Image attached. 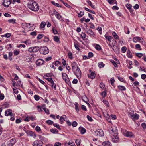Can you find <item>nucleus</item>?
Masks as SVG:
<instances>
[{
    "label": "nucleus",
    "instance_id": "f257e3e1",
    "mask_svg": "<svg viewBox=\"0 0 146 146\" xmlns=\"http://www.w3.org/2000/svg\"><path fill=\"white\" fill-rule=\"evenodd\" d=\"M27 7L30 10L34 11H37L39 9L38 4L35 1L30 0L27 4Z\"/></svg>",
    "mask_w": 146,
    "mask_h": 146
},
{
    "label": "nucleus",
    "instance_id": "f03ea898",
    "mask_svg": "<svg viewBox=\"0 0 146 146\" xmlns=\"http://www.w3.org/2000/svg\"><path fill=\"white\" fill-rule=\"evenodd\" d=\"M117 127H114L112 129L109 130L110 133L111 134L112 136V141L114 142H116L118 141L119 137H118L117 130Z\"/></svg>",
    "mask_w": 146,
    "mask_h": 146
},
{
    "label": "nucleus",
    "instance_id": "7ed1b4c3",
    "mask_svg": "<svg viewBox=\"0 0 146 146\" xmlns=\"http://www.w3.org/2000/svg\"><path fill=\"white\" fill-rule=\"evenodd\" d=\"M40 52L42 54H46L49 52L48 48L46 46H44L40 48Z\"/></svg>",
    "mask_w": 146,
    "mask_h": 146
},
{
    "label": "nucleus",
    "instance_id": "20e7f679",
    "mask_svg": "<svg viewBox=\"0 0 146 146\" xmlns=\"http://www.w3.org/2000/svg\"><path fill=\"white\" fill-rule=\"evenodd\" d=\"M40 50V48L39 47L35 46L29 48L28 49V51L29 52L32 53L36 52L38 51L39 50Z\"/></svg>",
    "mask_w": 146,
    "mask_h": 146
},
{
    "label": "nucleus",
    "instance_id": "39448f33",
    "mask_svg": "<svg viewBox=\"0 0 146 146\" xmlns=\"http://www.w3.org/2000/svg\"><path fill=\"white\" fill-rule=\"evenodd\" d=\"M73 72L78 79L80 78L81 76V72L79 67H77L76 70Z\"/></svg>",
    "mask_w": 146,
    "mask_h": 146
},
{
    "label": "nucleus",
    "instance_id": "423d86ee",
    "mask_svg": "<svg viewBox=\"0 0 146 146\" xmlns=\"http://www.w3.org/2000/svg\"><path fill=\"white\" fill-rule=\"evenodd\" d=\"M123 133L124 135L127 137H132L133 136V134L132 132H129L127 130L125 131Z\"/></svg>",
    "mask_w": 146,
    "mask_h": 146
},
{
    "label": "nucleus",
    "instance_id": "0eeeda50",
    "mask_svg": "<svg viewBox=\"0 0 146 146\" xmlns=\"http://www.w3.org/2000/svg\"><path fill=\"white\" fill-rule=\"evenodd\" d=\"M95 134L98 136L102 137L104 135V133L103 130L101 129H98L95 131Z\"/></svg>",
    "mask_w": 146,
    "mask_h": 146
},
{
    "label": "nucleus",
    "instance_id": "6e6552de",
    "mask_svg": "<svg viewBox=\"0 0 146 146\" xmlns=\"http://www.w3.org/2000/svg\"><path fill=\"white\" fill-rule=\"evenodd\" d=\"M11 0H3V4L5 7H7L9 5L12 3L11 2Z\"/></svg>",
    "mask_w": 146,
    "mask_h": 146
},
{
    "label": "nucleus",
    "instance_id": "1a4fd4ad",
    "mask_svg": "<svg viewBox=\"0 0 146 146\" xmlns=\"http://www.w3.org/2000/svg\"><path fill=\"white\" fill-rule=\"evenodd\" d=\"M42 142L41 141L36 140L34 141L33 145V146H42Z\"/></svg>",
    "mask_w": 146,
    "mask_h": 146
},
{
    "label": "nucleus",
    "instance_id": "9d476101",
    "mask_svg": "<svg viewBox=\"0 0 146 146\" xmlns=\"http://www.w3.org/2000/svg\"><path fill=\"white\" fill-rule=\"evenodd\" d=\"M62 74L63 79L66 83H68L69 80L68 76L65 73H62Z\"/></svg>",
    "mask_w": 146,
    "mask_h": 146
},
{
    "label": "nucleus",
    "instance_id": "9b49d317",
    "mask_svg": "<svg viewBox=\"0 0 146 146\" xmlns=\"http://www.w3.org/2000/svg\"><path fill=\"white\" fill-rule=\"evenodd\" d=\"M86 33L90 36H94V33L92 30L90 29H86Z\"/></svg>",
    "mask_w": 146,
    "mask_h": 146
},
{
    "label": "nucleus",
    "instance_id": "f8f14e48",
    "mask_svg": "<svg viewBox=\"0 0 146 146\" xmlns=\"http://www.w3.org/2000/svg\"><path fill=\"white\" fill-rule=\"evenodd\" d=\"M5 115L6 116H10L12 117L13 116V114L12 113V110L9 109L7 110L5 112Z\"/></svg>",
    "mask_w": 146,
    "mask_h": 146
},
{
    "label": "nucleus",
    "instance_id": "ddd939ff",
    "mask_svg": "<svg viewBox=\"0 0 146 146\" xmlns=\"http://www.w3.org/2000/svg\"><path fill=\"white\" fill-rule=\"evenodd\" d=\"M44 77L51 84L54 83V82L52 79L51 78L48 77L47 75H44Z\"/></svg>",
    "mask_w": 146,
    "mask_h": 146
},
{
    "label": "nucleus",
    "instance_id": "4468645a",
    "mask_svg": "<svg viewBox=\"0 0 146 146\" xmlns=\"http://www.w3.org/2000/svg\"><path fill=\"white\" fill-rule=\"evenodd\" d=\"M44 60L41 59H38L36 62V64L37 66H40L42 65L44 62Z\"/></svg>",
    "mask_w": 146,
    "mask_h": 146
},
{
    "label": "nucleus",
    "instance_id": "2eb2a0df",
    "mask_svg": "<svg viewBox=\"0 0 146 146\" xmlns=\"http://www.w3.org/2000/svg\"><path fill=\"white\" fill-rule=\"evenodd\" d=\"M16 142V139H12L10 140L8 144L9 146H12Z\"/></svg>",
    "mask_w": 146,
    "mask_h": 146
},
{
    "label": "nucleus",
    "instance_id": "dca6fc26",
    "mask_svg": "<svg viewBox=\"0 0 146 146\" xmlns=\"http://www.w3.org/2000/svg\"><path fill=\"white\" fill-rule=\"evenodd\" d=\"M130 115V117H131L132 119H134L136 120L138 119L139 117V115L136 113Z\"/></svg>",
    "mask_w": 146,
    "mask_h": 146
},
{
    "label": "nucleus",
    "instance_id": "f3484780",
    "mask_svg": "<svg viewBox=\"0 0 146 146\" xmlns=\"http://www.w3.org/2000/svg\"><path fill=\"white\" fill-rule=\"evenodd\" d=\"M102 145L103 146H110V143L108 141H106L103 142L102 143Z\"/></svg>",
    "mask_w": 146,
    "mask_h": 146
},
{
    "label": "nucleus",
    "instance_id": "a211bd4d",
    "mask_svg": "<svg viewBox=\"0 0 146 146\" xmlns=\"http://www.w3.org/2000/svg\"><path fill=\"white\" fill-rule=\"evenodd\" d=\"M79 130L82 134H84L86 131L85 128L82 127H80L79 128Z\"/></svg>",
    "mask_w": 146,
    "mask_h": 146
},
{
    "label": "nucleus",
    "instance_id": "6ab92c4d",
    "mask_svg": "<svg viewBox=\"0 0 146 146\" xmlns=\"http://www.w3.org/2000/svg\"><path fill=\"white\" fill-rule=\"evenodd\" d=\"M96 74L94 72H92L90 74H88V77L92 79H93L94 78Z\"/></svg>",
    "mask_w": 146,
    "mask_h": 146
},
{
    "label": "nucleus",
    "instance_id": "aec40b11",
    "mask_svg": "<svg viewBox=\"0 0 146 146\" xmlns=\"http://www.w3.org/2000/svg\"><path fill=\"white\" fill-rule=\"evenodd\" d=\"M66 117V116L65 115H64L60 117V120L61 121V123L62 124V123H63L64 121H66L65 120Z\"/></svg>",
    "mask_w": 146,
    "mask_h": 146
},
{
    "label": "nucleus",
    "instance_id": "412c9836",
    "mask_svg": "<svg viewBox=\"0 0 146 146\" xmlns=\"http://www.w3.org/2000/svg\"><path fill=\"white\" fill-rule=\"evenodd\" d=\"M54 41L58 43H60L59 38L57 36H55L54 37Z\"/></svg>",
    "mask_w": 146,
    "mask_h": 146
},
{
    "label": "nucleus",
    "instance_id": "4be33fe9",
    "mask_svg": "<svg viewBox=\"0 0 146 146\" xmlns=\"http://www.w3.org/2000/svg\"><path fill=\"white\" fill-rule=\"evenodd\" d=\"M104 36L106 39L110 42H111V40L113 39V38L111 36H108L106 35H105Z\"/></svg>",
    "mask_w": 146,
    "mask_h": 146
},
{
    "label": "nucleus",
    "instance_id": "5701e85b",
    "mask_svg": "<svg viewBox=\"0 0 146 146\" xmlns=\"http://www.w3.org/2000/svg\"><path fill=\"white\" fill-rule=\"evenodd\" d=\"M108 2L110 4H117V2L115 0H108Z\"/></svg>",
    "mask_w": 146,
    "mask_h": 146
},
{
    "label": "nucleus",
    "instance_id": "b1692460",
    "mask_svg": "<svg viewBox=\"0 0 146 146\" xmlns=\"http://www.w3.org/2000/svg\"><path fill=\"white\" fill-rule=\"evenodd\" d=\"M28 134L31 136L33 137L34 138H35L36 137L35 134L32 131H29Z\"/></svg>",
    "mask_w": 146,
    "mask_h": 146
},
{
    "label": "nucleus",
    "instance_id": "393cba45",
    "mask_svg": "<svg viewBox=\"0 0 146 146\" xmlns=\"http://www.w3.org/2000/svg\"><path fill=\"white\" fill-rule=\"evenodd\" d=\"M105 64L103 63L102 62H100L98 64V66L100 68H102L104 67Z\"/></svg>",
    "mask_w": 146,
    "mask_h": 146
},
{
    "label": "nucleus",
    "instance_id": "a878e982",
    "mask_svg": "<svg viewBox=\"0 0 146 146\" xmlns=\"http://www.w3.org/2000/svg\"><path fill=\"white\" fill-rule=\"evenodd\" d=\"M118 87L119 89L121 91L125 90H126L124 86H118Z\"/></svg>",
    "mask_w": 146,
    "mask_h": 146
},
{
    "label": "nucleus",
    "instance_id": "bb28decb",
    "mask_svg": "<svg viewBox=\"0 0 146 146\" xmlns=\"http://www.w3.org/2000/svg\"><path fill=\"white\" fill-rule=\"evenodd\" d=\"M124 28L125 32L127 34H129V30L127 27L125 26L124 27Z\"/></svg>",
    "mask_w": 146,
    "mask_h": 146
},
{
    "label": "nucleus",
    "instance_id": "cd10ccee",
    "mask_svg": "<svg viewBox=\"0 0 146 146\" xmlns=\"http://www.w3.org/2000/svg\"><path fill=\"white\" fill-rule=\"evenodd\" d=\"M16 20L14 19H11L9 20L8 21L10 23H12L13 24H15L16 23V22L15 21Z\"/></svg>",
    "mask_w": 146,
    "mask_h": 146
},
{
    "label": "nucleus",
    "instance_id": "c85d7f7f",
    "mask_svg": "<svg viewBox=\"0 0 146 146\" xmlns=\"http://www.w3.org/2000/svg\"><path fill=\"white\" fill-rule=\"evenodd\" d=\"M96 49L98 51H100L101 50V48L100 46L98 44H96L95 46Z\"/></svg>",
    "mask_w": 146,
    "mask_h": 146
},
{
    "label": "nucleus",
    "instance_id": "c756f323",
    "mask_svg": "<svg viewBox=\"0 0 146 146\" xmlns=\"http://www.w3.org/2000/svg\"><path fill=\"white\" fill-rule=\"evenodd\" d=\"M131 5L129 4H127L126 5V7L129 10V11L131 12L132 11L131 10Z\"/></svg>",
    "mask_w": 146,
    "mask_h": 146
},
{
    "label": "nucleus",
    "instance_id": "7c9ffc66",
    "mask_svg": "<svg viewBox=\"0 0 146 146\" xmlns=\"http://www.w3.org/2000/svg\"><path fill=\"white\" fill-rule=\"evenodd\" d=\"M74 105L75 106V109L76 110L77 112H78L79 111V109L78 108V103L77 102H75L74 104Z\"/></svg>",
    "mask_w": 146,
    "mask_h": 146
},
{
    "label": "nucleus",
    "instance_id": "2f4dec72",
    "mask_svg": "<svg viewBox=\"0 0 146 146\" xmlns=\"http://www.w3.org/2000/svg\"><path fill=\"white\" fill-rule=\"evenodd\" d=\"M46 22H42L40 25V28H43L45 27L46 25Z\"/></svg>",
    "mask_w": 146,
    "mask_h": 146
},
{
    "label": "nucleus",
    "instance_id": "473e14b6",
    "mask_svg": "<svg viewBox=\"0 0 146 146\" xmlns=\"http://www.w3.org/2000/svg\"><path fill=\"white\" fill-rule=\"evenodd\" d=\"M112 35L116 39H118L119 38L118 35L116 34V33L115 32H113L112 33Z\"/></svg>",
    "mask_w": 146,
    "mask_h": 146
},
{
    "label": "nucleus",
    "instance_id": "72a5a7b5",
    "mask_svg": "<svg viewBox=\"0 0 146 146\" xmlns=\"http://www.w3.org/2000/svg\"><path fill=\"white\" fill-rule=\"evenodd\" d=\"M52 3L53 5L56 6L58 7H61V6L60 5L57 3H55L54 1H52L51 2Z\"/></svg>",
    "mask_w": 146,
    "mask_h": 146
},
{
    "label": "nucleus",
    "instance_id": "f704fd0d",
    "mask_svg": "<svg viewBox=\"0 0 146 146\" xmlns=\"http://www.w3.org/2000/svg\"><path fill=\"white\" fill-rule=\"evenodd\" d=\"M68 56L69 58L71 59H73L72 54L70 51H69L68 53Z\"/></svg>",
    "mask_w": 146,
    "mask_h": 146
},
{
    "label": "nucleus",
    "instance_id": "c9c22d12",
    "mask_svg": "<svg viewBox=\"0 0 146 146\" xmlns=\"http://www.w3.org/2000/svg\"><path fill=\"white\" fill-rule=\"evenodd\" d=\"M127 56L129 58H131L132 56V54L131 53V52L130 50H128L127 51Z\"/></svg>",
    "mask_w": 146,
    "mask_h": 146
},
{
    "label": "nucleus",
    "instance_id": "e433bc0d",
    "mask_svg": "<svg viewBox=\"0 0 146 146\" xmlns=\"http://www.w3.org/2000/svg\"><path fill=\"white\" fill-rule=\"evenodd\" d=\"M84 15V11L82 12L81 11L78 14V16L80 17H82Z\"/></svg>",
    "mask_w": 146,
    "mask_h": 146
},
{
    "label": "nucleus",
    "instance_id": "4c0bfd02",
    "mask_svg": "<svg viewBox=\"0 0 146 146\" xmlns=\"http://www.w3.org/2000/svg\"><path fill=\"white\" fill-rule=\"evenodd\" d=\"M11 35V34L10 33H7L5 35H3V37H5L7 38L9 37Z\"/></svg>",
    "mask_w": 146,
    "mask_h": 146
},
{
    "label": "nucleus",
    "instance_id": "58836bf2",
    "mask_svg": "<svg viewBox=\"0 0 146 146\" xmlns=\"http://www.w3.org/2000/svg\"><path fill=\"white\" fill-rule=\"evenodd\" d=\"M51 132L53 133H57L58 132V131L56 129H51Z\"/></svg>",
    "mask_w": 146,
    "mask_h": 146
},
{
    "label": "nucleus",
    "instance_id": "ea45409f",
    "mask_svg": "<svg viewBox=\"0 0 146 146\" xmlns=\"http://www.w3.org/2000/svg\"><path fill=\"white\" fill-rule=\"evenodd\" d=\"M74 46L76 49L78 50L79 51L80 50V49L79 48V46L77 43H74Z\"/></svg>",
    "mask_w": 146,
    "mask_h": 146
},
{
    "label": "nucleus",
    "instance_id": "a19ab883",
    "mask_svg": "<svg viewBox=\"0 0 146 146\" xmlns=\"http://www.w3.org/2000/svg\"><path fill=\"white\" fill-rule=\"evenodd\" d=\"M44 36V35L42 34H39L38 35L37 38L38 39H41Z\"/></svg>",
    "mask_w": 146,
    "mask_h": 146
},
{
    "label": "nucleus",
    "instance_id": "79ce46f5",
    "mask_svg": "<svg viewBox=\"0 0 146 146\" xmlns=\"http://www.w3.org/2000/svg\"><path fill=\"white\" fill-rule=\"evenodd\" d=\"M127 50V48L125 46H124L121 48V50L122 52L124 53H125Z\"/></svg>",
    "mask_w": 146,
    "mask_h": 146
},
{
    "label": "nucleus",
    "instance_id": "37998d69",
    "mask_svg": "<svg viewBox=\"0 0 146 146\" xmlns=\"http://www.w3.org/2000/svg\"><path fill=\"white\" fill-rule=\"evenodd\" d=\"M80 35L81 38H85L86 36V34L83 32L82 33V34H81Z\"/></svg>",
    "mask_w": 146,
    "mask_h": 146
},
{
    "label": "nucleus",
    "instance_id": "c03bdc74",
    "mask_svg": "<svg viewBox=\"0 0 146 146\" xmlns=\"http://www.w3.org/2000/svg\"><path fill=\"white\" fill-rule=\"evenodd\" d=\"M138 37H135L133 38V40L134 42L137 43L138 41Z\"/></svg>",
    "mask_w": 146,
    "mask_h": 146
},
{
    "label": "nucleus",
    "instance_id": "a18cd8bd",
    "mask_svg": "<svg viewBox=\"0 0 146 146\" xmlns=\"http://www.w3.org/2000/svg\"><path fill=\"white\" fill-rule=\"evenodd\" d=\"M135 47L136 49H138V50H141L140 48V45L139 44H136L135 45Z\"/></svg>",
    "mask_w": 146,
    "mask_h": 146
},
{
    "label": "nucleus",
    "instance_id": "49530a36",
    "mask_svg": "<svg viewBox=\"0 0 146 146\" xmlns=\"http://www.w3.org/2000/svg\"><path fill=\"white\" fill-rule=\"evenodd\" d=\"M56 13L55 14L56 16L58 19H60L61 18V15L58 13L56 12Z\"/></svg>",
    "mask_w": 146,
    "mask_h": 146
},
{
    "label": "nucleus",
    "instance_id": "de8ad7c7",
    "mask_svg": "<svg viewBox=\"0 0 146 146\" xmlns=\"http://www.w3.org/2000/svg\"><path fill=\"white\" fill-rule=\"evenodd\" d=\"M141 126L144 129H146V123H142Z\"/></svg>",
    "mask_w": 146,
    "mask_h": 146
},
{
    "label": "nucleus",
    "instance_id": "09e8293b",
    "mask_svg": "<svg viewBox=\"0 0 146 146\" xmlns=\"http://www.w3.org/2000/svg\"><path fill=\"white\" fill-rule=\"evenodd\" d=\"M136 55L139 58H141L143 55V54L141 53H137Z\"/></svg>",
    "mask_w": 146,
    "mask_h": 146
},
{
    "label": "nucleus",
    "instance_id": "8fccbe9b",
    "mask_svg": "<svg viewBox=\"0 0 146 146\" xmlns=\"http://www.w3.org/2000/svg\"><path fill=\"white\" fill-rule=\"evenodd\" d=\"M103 103L108 107H109V104L108 102L106 100H103Z\"/></svg>",
    "mask_w": 146,
    "mask_h": 146
},
{
    "label": "nucleus",
    "instance_id": "3c124183",
    "mask_svg": "<svg viewBox=\"0 0 146 146\" xmlns=\"http://www.w3.org/2000/svg\"><path fill=\"white\" fill-rule=\"evenodd\" d=\"M64 145L66 146L67 145H70L71 146H73V143L70 142V141L68 143H66Z\"/></svg>",
    "mask_w": 146,
    "mask_h": 146
},
{
    "label": "nucleus",
    "instance_id": "603ef678",
    "mask_svg": "<svg viewBox=\"0 0 146 146\" xmlns=\"http://www.w3.org/2000/svg\"><path fill=\"white\" fill-rule=\"evenodd\" d=\"M53 125L56 127L58 129H60V126L57 123H54L53 124Z\"/></svg>",
    "mask_w": 146,
    "mask_h": 146
},
{
    "label": "nucleus",
    "instance_id": "864d4df0",
    "mask_svg": "<svg viewBox=\"0 0 146 146\" xmlns=\"http://www.w3.org/2000/svg\"><path fill=\"white\" fill-rule=\"evenodd\" d=\"M115 80L113 78H111L110 80V82H111V85H113Z\"/></svg>",
    "mask_w": 146,
    "mask_h": 146
},
{
    "label": "nucleus",
    "instance_id": "5fc2aeb1",
    "mask_svg": "<svg viewBox=\"0 0 146 146\" xmlns=\"http://www.w3.org/2000/svg\"><path fill=\"white\" fill-rule=\"evenodd\" d=\"M34 98L37 101L38 100L40 99L39 97L37 95H34Z\"/></svg>",
    "mask_w": 146,
    "mask_h": 146
},
{
    "label": "nucleus",
    "instance_id": "6e6d98bb",
    "mask_svg": "<svg viewBox=\"0 0 146 146\" xmlns=\"http://www.w3.org/2000/svg\"><path fill=\"white\" fill-rule=\"evenodd\" d=\"M72 125L73 127H76L77 125V123L76 121H74L72 122Z\"/></svg>",
    "mask_w": 146,
    "mask_h": 146
},
{
    "label": "nucleus",
    "instance_id": "4d7b16f0",
    "mask_svg": "<svg viewBox=\"0 0 146 146\" xmlns=\"http://www.w3.org/2000/svg\"><path fill=\"white\" fill-rule=\"evenodd\" d=\"M46 123L49 125H52L53 124V122L50 120H48L46 121Z\"/></svg>",
    "mask_w": 146,
    "mask_h": 146
},
{
    "label": "nucleus",
    "instance_id": "13d9d810",
    "mask_svg": "<svg viewBox=\"0 0 146 146\" xmlns=\"http://www.w3.org/2000/svg\"><path fill=\"white\" fill-rule=\"evenodd\" d=\"M20 51L18 50H14V54L15 55H17L19 53Z\"/></svg>",
    "mask_w": 146,
    "mask_h": 146
},
{
    "label": "nucleus",
    "instance_id": "bf43d9fd",
    "mask_svg": "<svg viewBox=\"0 0 146 146\" xmlns=\"http://www.w3.org/2000/svg\"><path fill=\"white\" fill-rule=\"evenodd\" d=\"M31 24L30 23H23L22 24V25L23 27L26 26V27H29L30 26Z\"/></svg>",
    "mask_w": 146,
    "mask_h": 146
},
{
    "label": "nucleus",
    "instance_id": "052dcab7",
    "mask_svg": "<svg viewBox=\"0 0 146 146\" xmlns=\"http://www.w3.org/2000/svg\"><path fill=\"white\" fill-rule=\"evenodd\" d=\"M13 91L14 93H15V94H17L18 93V91L17 90V88L16 87H15L13 88Z\"/></svg>",
    "mask_w": 146,
    "mask_h": 146
},
{
    "label": "nucleus",
    "instance_id": "680f3d73",
    "mask_svg": "<svg viewBox=\"0 0 146 146\" xmlns=\"http://www.w3.org/2000/svg\"><path fill=\"white\" fill-rule=\"evenodd\" d=\"M100 87L102 88H103L105 87V85L103 83L101 82L100 84Z\"/></svg>",
    "mask_w": 146,
    "mask_h": 146
},
{
    "label": "nucleus",
    "instance_id": "e2e57ef3",
    "mask_svg": "<svg viewBox=\"0 0 146 146\" xmlns=\"http://www.w3.org/2000/svg\"><path fill=\"white\" fill-rule=\"evenodd\" d=\"M81 108L84 111H87V109L86 106L84 105H82L81 106Z\"/></svg>",
    "mask_w": 146,
    "mask_h": 146
},
{
    "label": "nucleus",
    "instance_id": "0e129e2a",
    "mask_svg": "<svg viewBox=\"0 0 146 146\" xmlns=\"http://www.w3.org/2000/svg\"><path fill=\"white\" fill-rule=\"evenodd\" d=\"M35 130H36V131L38 132H39L40 131H41L40 128L38 126H37L35 127Z\"/></svg>",
    "mask_w": 146,
    "mask_h": 146
},
{
    "label": "nucleus",
    "instance_id": "69168bd1",
    "mask_svg": "<svg viewBox=\"0 0 146 146\" xmlns=\"http://www.w3.org/2000/svg\"><path fill=\"white\" fill-rule=\"evenodd\" d=\"M52 31H53V33L54 34H57V30H56V29L55 28V27H53L52 29Z\"/></svg>",
    "mask_w": 146,
    "mask_h": 146
},
{
    "label": "nucleus",
    "instance_id": "338daca9",
    "mask_svg": "<svg viewBox=\"0 0 146 146\" xmlns=\"http://www.w3.org/2000/svg\"><path fill=\"white\" fill-rule=\"evenodd\" d=\"M88 57L89 58H91L93 56V54L92 53L89 52L88 53Z\"/></svg>",
    "mask_w": 146,
    "mask_h": 146
},
{
    "label": "nucleus",
    "instance_id": "774afa93",
    "mask_svg": "<svg viewBox=\"0 0 146 146\" xmlns=\"http://www.w3.org/2000/svg\"><path fill=\"white\" fill-rule=\"evenodd\" d=\"M75 142L76 144V145L77 146L80 145V141L79 140L76 139L75 141Z\"/></svg>",
    "mask_w": 146,
    "mask_h": 146
}]
</instances>
